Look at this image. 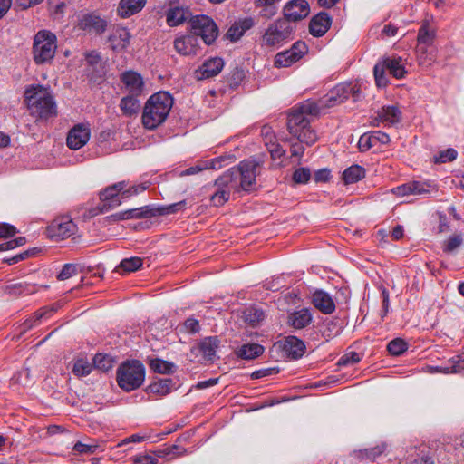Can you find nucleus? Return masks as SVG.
I'll return each instance as SVG.
<instances>
[{
	"label": "nucleus",
	"mask_w": 464,
	"mask_h": 464,
	"mask_svg": "<svg viewBox=\"0 0 464 464\" xmlns=\"http://www.w3.org/2000/svg\"><path fill=\"white\" fill-rule=\"evenodd\" d=\"M260 164L256 159L245 160L237 168H232L219 177L215 182L218 189L211 197L213 205L222 206L229 199L231 191H249L256 184Z\"/></svg>",
	"instance_id": "obj_1"
},
{
	"label": "nucleus",
	"mask_w": 464,
	"mask_h": 464,
	"mask_svg": "<svg viewBox=\"0 0 464 464\" xmlns=\"http://www.w3.org/2000/svg\"><path fill=\"white\" fill-rule=\"evenodd\" d=\"M24 101L30 114L37 120H48L57 115L56 103L48 88L30 86L24 92Z\"/></svg>",
	"instance_id": "obj_2"
},
{
	"label": "nucleus",
	"mask_w": 464,
	"mask_h": 464,
	"mask_svg": "<svg viewBox=\"0 0 464 464\" xmlns=\"http://www.w3.org/2000/svg\"><path fill=\"white\" fill-rule=\"evenodd\" d=\"M173 106V98L167 92H159L151 95L146 102L142 123L146 129L154 130L167 119Z\"/></svg>",
	"instance_id": "obj_3"
},
{
	"label": "nucleus",
	"mask_w": 464,
	"mask_h": 464,
	"mask_svg": "<svg viewBox=\"0 0 464 464\" xmlns=\"http://www.w3.org/2000/svg\"><path fill=\"white\" fill-rule=\"evenodd\" d=\"M145 379V368L140 361L123 362L117 370L118 385L125 392L140 387Z\"/></svg>",
	"instance_id": "obj_4"
},
{
	"label": "nucleus",
	"mask_w": 464,
	"mask_h": 464,
	"mask_svg": "<svg viewBox=\"0 0 464 464\" xmlns=\"http://www.w3.org/2000/svg\"><path fill=\"white\" fill-rule=\"evenodd\" d=\"M56 35L47 30L39 31L34 38L33 59L38 65L50 63L56 53Z\"/></svg>",
	"instance_id": "obj_5"
},
{
	"label": "nucleus",
	"mask_w": 464,
	"mask_h": 464,
	"mask_svg": "<svg viewBox=\"0 0 464 464\" xmlns=\"http://www.w3.org/2000/svg\"><path fill=\"white\" fill-rule=\"evenodd\" d=\"M287 129L300 142L312 145L317 140L315 131L310 127V120L295 108L288 116Z\"/></svg>",
	"instance_id": "obj_6"
},
{
	"label": "nucleus",
	"mask_w": 464,
	"mask_h": 464,
	"mask_svg": "<svg viewBox=\"0 0 464 464\" xmlns=\"http://www.w3.org/2000/svg\"><path fill=\"white\" fill-rule=\"evenodd\" d=\"M293 34V28L286 20L277 19L266 30L262 44L269 48H278L287 42Z\"/></svg>",
	"instance_id": "obj_7"
},
{
	"label": "nucleus",
	"mask_w": 464,
	"mask_h": 464,
	"mask_svg": "<svg viewBox=\"0 0 464 464\" xmlns=\"http://www.w3.org/2000/svg\"><path fill=\"white\" fill-rule=\"evenodd\" d=\"M191 34L200 36L206 44H211L218 34L215 22L207 15H197L190 20Z\"/></svg>",
	"instance_id": "obj_8"
},
{
	"label": "nucleus",
	"mask_w": 464,
	"mask_h": 464,
	"mask_svg": "<svg viewBox=\"0 0 464 464\" xmlns=\"http://www.w3.org/2000/svg\"><path fill=\"white\" fill-rule=\"evenodd\" d=\"M48 236L56 241L72 236L76 232V225L69 217L55 218L47 228Z\"/></svg>",
	"instance_id": "obj_9"
},
{
	"label": "nucleus",
	"mask_w": 464,
	"mask_h": 464,
	"mask_svg": "<svg viewBox=\"0 0 464 464\" xmlns=\"http://www.w3.org/2000/svg\"><path fill=\"white\" fill-rule=\"evenodd\" d=\"M285 18L283 20L298 22L308 16L310 5L306 0H290L283 9Z\"/></svg>",
	"instance_id": "obj_10"
},
{
	"label": "nucleus",
	"mask_w": 464,
	"mask_h": 464,
	"mask_svg": "<svg viewBox=\"0 0 464 464\" xmlns=\"http://www.w3.org/2000/svg\"><path fill=\"white\" fill-rule=\"evenodd\" d=\"M90 128L82 123L75 125L67 135L66 143L72 150H79L90 140Z\"/></svg>",
	"instance_id": "obj_11"
},
{
	"label": "nucleus",
	"mask_w": 464,
	"mask_h": 464,
	"mask_svg": "<svg viewBox=\"0 0 464 464\" xmlns=\"http://www.w3.org/2000/svg\"><path fill=\"white\" fill-rule=\"evenodd\" d=\"M107 26L106 21L95 13H88L82 14L77 23V27L80 30L87 32H94L102 34L105 31Z\"/></svg>",
	"instance_id": "obj_12"
},
{
	"label": "nucleus",
	"mask_w": 464,
	"mask_h": 464,
	"mask_svg": "<svg viewBox=\"0 0 464 464\" xmlns=\"http://www.w3.org/2000/svg\"><path fill=\"white\" fill-rule=\"evenodd\" d=\"M224 67V62L219 57L206 60L194 72L198 80H205L218 75Z\"/></svg>",
	"instance_id": "obj_13"
},
{
	"label": "nucleus",
	"mask_w": 464,
	"mask_h": 464,
	"mask_svg": "<svg viewBox=\"0 0 464 464\" xmlns=\"http://www.w3.org/2000/svg\"><path fill=\"white\" fill-rule=\"evenodd\" d=\"M130 42V32L121 26H116L111 32L108 37L110 47L115 52H121L125 50Z\"/></svg>",
	"instance_id": "obj_14"
},
{
	"label": "nucleus",
	"mask_w": 464,
	"mask_h": 464,
	"mask_svg": "<svg viewBox=\"0 0 464 464\" xmlns=\"http://www.w3.org/2000/svg\"><path fill=\"white\" fill-rule=\"evenodd\" d=\"M121 80L130 95L140 96L142 94L144 82L140 73L127 71L121 73Z\"/></svg>",
	"instance_id": "obj_15"
},
{
	"label": "nucleus",
	"mask_w": 464,
	"mask_h": 464,
	"mask_svg": "<svg viewBox=\"0 0 464 464\" xmlns=\"http://www.w3.org/2000/svg\"><path fill=\"white\" fill-rule=\"evenodd\" d=\"M280 346L285 355L294 360L301 358L305 352L304 342L295 336L285 337Z\"/></svg>",
	"instance_id": "obj_16"
},
{
	"label": "nucleus",
	"mask_w": 464,
	"mask_h": 464,
	"mask_svg": "<svg viewBox=\"0 0 464 464\" xmlns=\"http://www.w3.org/2000/svg\"><path fill=\"white\" fill-rule=\"evenodd\" d=\"M430 186L420 181H411L393 188L392 192L398 197L409 195L424 196L430 193Z\"/></svg>",
	"instance_id": "obj_17"
},
{
	"label": "nucleus",
	"mask_w": 464,
	"mask_h": 464,
	"mask_svg": "<svg viewBox=\"0 0 464 464\" xmlns=\"http://www.w3.org/2000/svg\"><path fill=\"white\" fill-rule=\"evenodd\" d=\"M331 24V16L325 12H320L311 19L309 32L313 36L321 37L329 30Z\"/></svg>",
	"instance_id": "obj_18"
},
{
	"label": "nucleus",
	"mask_w": 464,
	"mask_h": 464,
	"mask_svg": "<svg viewBox=\"0 0 464 464\" xmlns=\"http://www.w3.org/2000/svg\"><path fill=\"white\" fill-rule=\"evenodd\" d=\"M126 182L121 181L111 186L107 187L100 193V198L104 202V206L108 205L110 208L118 207L121 205V200L118 195L126 188Z\"/></svg>",
	"instance_id": "obj_19"
},
{
	"label": "nucleus",
	"mask_w": 464,
	"mask_h": 464,
	"mask_svg": "<svg viewBox=\"0 0 464 464\" xmlns=\"http://www.w3.org/2000/svg\"><path fill=\"white\" fill-rule=\"evenodd\" d=\"M312 303L316 309L325 314H330L335 310V304L332 296L323 290H316L313 294Z\"/></svg>",
	"instance_id": "obj_20"
},
{
	"label": "nucleus",
	"mask_w": 464,
	"mask_h": 464,
	"mask_svg": "<svg viewBox=\"0 0 464 464\" xmlns=\"http://www.w3.org/2000/svg\"><path fill=\"white\" fill-rule=\"evenodd\" d=\"M198 39L192 34L178 37L174 41L175 50L182 55L197 53Z\"/></svg>",
	"instance_id": "obj_21"
},
{
	"label": "nucleus",
	"mask_w": 464,
	"mask_h": 464,
	"mask_svg": "<svg viewBox=\"0 0 464 464\" xmlns=\"http://www.w3.org/2000/svg\"><path fill=\"white\" fill-rule=\"evenodd\" d=\"M417 61L420 66L430 68L436 61L437 50L432 46H417Z\"/></svg>",
	"instance_id": "obj_22"
},
{
	"label": "nucleus",
	"mask_w": 464,
	"mask_h": 464,
	"mask_svg": "<svg viewBox=\"0 0 464 464\" xmlns=\"http://www.w3.org/2000/svg\"><path fill=\"white\" fill-rule=\"evenodd\" d=\"M312 318L309 309L303 308L288 315V324L295 329H303L311 324Z\"/></svg>",
	"instance_id": "obj_23"
},
{
	"label": "nucleus",
	"mask_w": 464,
	"mask_h": 464,
	"mask_svg": "<svg viewBox=\"0 0 464 464\" xmlns=\"http://www.w3.org/2000/svg\"><path fill=\"white\" fill-rule=\"evenodd\" d=\"M146 4V0H121L118 14L122 18H128L140 12Z\"/></svg>",
	"instance_id": "obj_24"
},
{
	"label": "nucleus",
	"mask_w": 464,
	"mask_h": 464,
	"mask_svg": "<svg viewBox=\"0 0 464 464\" xmlns=\"http://www.w3.org/2000/svg\"><path fill=\"white\" fill-rule=\"evenodd\" d=\"M389 72L397 79H401L406 74V70L402 63V58L399 56L386 57L382 60Z\"/></svg>",
	"instance_id": "obj_25"
},
{
	"label": "nucleus",
	"mask_w": 464,
	"mask_h": 464,
	"mask_svg": "<svg viewBox=\"0 0 464 464\" xmlns=\"http://www.w3.org/2000/svg\"><path fill=\"white\" fill-rule=\"evenodd\" d=\"M219 345L217 336L207 337L198 343V349L206 360L212 361Z\"/></svg>",
	"instance_id": "obj_26"
},
{
	"label": "nucleus",
	"mask_w": 464,
	"mask_h": 464,
	"mask_svg": "<svg viewBox=\"0 0 464 464\" xmlns=\"http://www.w3.org/2000/svg\"><path fill=\"white\" fill-rule=\"evenodd\" d=\"M435 36V29L430 26L428 21H424L418 32L417 46H432Z\"/></svg>",
	"instance_id": "obj_27"
},
{
	"label": "nucleus",
	"mask_w": 464,
	"mask_h": 464,
	"mask_svg": "<svg viewBox=\"0 0 464 464\" xmlns=\"http://www.w3.org/2000/svg\"><path fill=\"white\" fill-rule=\"evenodd\" d=\"M150 212L147 208H131L126 211L118 212L110 217L112 221L127 220L131 218H141L149 217Z\"/></svg>",
	"instance_id": "obj_28"
},
{
	"label": "nucleus",
	"mask_w": 464,
	"mask_h": 464,
	"mask_svg": "<svg viewBox=\"0 0 464 464\" xmlns=\"http://www.w3.org/2000/svg\"><path fill=\"white\" fill-rule=\"evenodd\" d=\"M464 370V361H460L459 357L452 358L445 364L431 367V372H440L444 374L459 373Z\"/></svg>",
	"instance_id": "obj_29"
},
{
	"label": "nucleus",
	"mask_w": 464,
	"mask_h": 464,
	"mask_svg": "<svg viewBox=\"0 0 464 464\" xmlns=\"http://www.w3.org/2000/svg\"><path fill=\"white\" fill-rule=\"evenodd\" d=\"M352 87L350 83H341L336 85L330 92L329 102L335 103H341L351 97Z\"/></svg>",
	"instance_id": "obj_30"
},
{
	"label": "nucleus",
	"mask_w": 464,
	"mask_h": 464,
	"mask_svg": "<svg viewBox=\"0 0 464 464\" xmlns=\"http://www.w3.org/2000/svg\"><path fill=\"white\" fill-rule=\"evenodd\" d=\"M136 95L123 97L120 102V108L124 115L131 116L137 114L140 110V102Z\"/></svg>",
	"instance_id": "obj_31"
},
{
	"label": "nucleus",
	"mask_w": 464,
	"mask_h": 464,
	"mask_svg": "<svg viewBox=\"0 0 464 464\" xmlns=\"http://www.w3.org/2000/svg\"><path fill=\"white\" fill-rule=\"evenodd\" d=\"M263 352L264 347L262 345L256 343H247L242 345L237 352V354L242 359L252 360L261 355Z\"/></svg>",
	"instance_id": "obj_32"
},
{
	"label": "nucleus",
	"mask_w": 464,
	"mask_h": 464,
	"mask_svg": "<svg viewBox=\"0 0 464 464\" xmlns=\"http://www.w3.org/2000/svg\"><path fill=\"white\" fill-rule=\"evenodd\" d=\"M365 176V169L359 165H352L343 172V179L345 184L358 182Z\"/></svg>",
	"instance_id": "obj_33"
},
{
	"label": "nucleus",
	"mask_w": 464,
	"mask_h": 464,
	"mask_svg": "<svg viewBox=\"0 0 464 464\" xmlns=\"http://www.w3.org/2000/svg\"><path fill=\"white\" fill-rule=\"evenodd\" d=\"M174 383L171 379L165 378L160 379L153 383H151L148 387V391L150 393L159 394L160 396H165L171 392L173 389Z\"/></svg>",
	"instance_id": "obj_34"
},
{
	"label": "nucleus",
	"mask_w": 464,
	"mask_h": 464,
	"mask_svg": "<svg viewBox=\"0 0 464 464\" xmlns=\"http://www.w3.org/2000/svg\"><path fill=\"white\" fill-rule=\"evenodd\" d=\"M228 158L229 157L221 156V157L214 159V160H207L201 166H194V167H190V168L187 169L185 171L182 172V175H194L203 169H218L222 167L221 161H223Z\"/></svg>",
	"instance_id": "obj_35"
},
{
	"label": "nucleus",
	"mask_w": 464,
	"mask_h": 464,
	"mask_svg": "<svg viewBox=\"0 0 464 464\" xmlns=\"http://www.w3.org/2000/svg\"><path fill=\"white\" fill-rule=\"evenodd\" d=\"M378 117L382 121L388 123H397L401 120V111L395 106L383 107L379 112Z\"/></svg>",
	"instance_id": "obj_36"
},
{
	"label": "nucleus",
	"mask_w": 464,
	"mask_h": 464,
	"mask_svg": "<svg viewBox=\"0 0 464 464\" xmlns=\"http://www.w3.org/2000/svg\"><path fill=\"white\" fill-rule=\"evenodd\" d=\"M296 61H298V55L289 49L276 55L275 65L278 68L288 67Z\"/></svg>",
	"instance_id": "obj_37"
},
{
	"label": "nucleus",
	"mask_w": 464,
	"mask_h": 464,
	"mask_svg": "<svg viewBox=\"0 0 464 464\" xmlns=\"http://www.w3.org/2000/svg\"><path fill=\"white\" fill-rule=\"evenodd\" d=\"M264 317V312L256 307H248L243 312L244 321L252 326L258 324Z\"/></svg>",
	"instance_id": "obj_38"
},
{
	"label": "nucleus",
	"mask_w": 464,
	"mask_h": 464,
	"mask_svg": "<svg viewBox=\"0 0 464 464\" xmlns=\"http://www.w3.org/2000/svg\"><path fill=\"white\" fill-rule=\"evenodd\" d=\"M87 63L92 67L93 71H96L99 76L104 73V66L101 54L96 51H92L85 54Z\"/></svg>",
	"instance_id": "obj_39"
},
{
	"label": "nucleus",
	"mask_w": 464,
	"mask_h": 464,
	"mask_svg": "<svg viewBox=\"0 0 464 464\" xmlns=\"http://www.w3.org/2000/svg\"><path fill=\"white\" fill-rule=\"evenodd\" d=\"M56 310H57V308L54 305H52L50 307H44V308L38 310L37 312H35V314L31 318L27 319L24 323V324H23L24 330L25 331L27 329L32 328L33 326L35 325L36 322L40 321L42 318H44L47 314L55 312Z\"/></svg>",
	"instance_id": "obj_40"
},
{
	"label": "nucleus",
	"mask_w": 464,
	"mask_h": 464,
	"mask_svg": "<svg viewBox=\"0 0 464 464\" xmlns=\"http://www.w3.org/2000/svg\"><path fill=\"white\" fill-rule=\"evenodd\" d=\"M186 19V11L182 8H172L167 14V23L169 26H177Z\"/></svg>",
	"instance_id": "obj_41"
},
{
	"label": "nucleus",
	"mask_w": 464,
	"mask_h": 464,
	"mask_svg": "<svg viewBox=\"0 0 464 464\" xmlns=\"http://www.w3.org/2000/svg\"><path fill=\"white\" fill-rule=\"evenodd\" d=\"M93 364L90 363L86 359L81 358L75 361L72 372L78 377H83L91 373Z\"/></svg>",
	"instance_id": "obj_42"
},
{
	"label": "nucleus",
	"mask_w": 464,
	"mask_h": 464,
	"mask_svg": "<svg viewBox=\"0 0 464 464\" xmlns=\"http://www.w3.org/2000/svg\"><path fill=\"white\" fill-rule=\"evenodd\" d=\"M150 366L155 372H159L161 374L170 373L175 369V365L172 362L161 359L151 360Z\"/></svg>",
	"instance_id": "obj_43"
},
{
	"label": "nucleus",
	"mask_w": 464,
	"mask_h": 464,
	"mask_svg": "<svg viewBox=\"0 0 464 464\" xmlns=\"http://www.w3.org/2000/svg\"><path fill=\"white\" fill-rule=\"evenodd\" d=\"M295 109L308 118V116H316L320 111L321 106L314 101L307 100Z\"/></svg>",
	"instance_id": "obj_44"
},
{
	"label": "nucleus",
	"mask_w": 464,
	"mask_h": 464,
	"mask_svg": "<svg viewBox=\"0 0 464 464\" xmlns=\"http://www.w3.org/2000/svg\"><path fill=\"white\" fill-rule=\"evenodd\" d=\"M142 266V260L140 257L133 256L130 258L123 259L120 266L117 267L118 270L121 269L126 273H130L138 270Z\"/></svg>",
	"instance_id": "obj_45"
},
{
	"label": "nucleus",
	"mask_w": 464,
	"mask_h": 464,
	"mask_svg": "<svg viewBox=\"0 0 464 464\" xmlns=\"http://www.w3.org/2000/svg\"><path fill=\"white\" fill-rule=\"evenodd\" d=\"M386 70L387 68L382 61L374 66L373 73L378 87H385L388 83V79L385 75Z\"/></svg>",
	"instance_id": "obj_46"
},
{
	"label": "nucleus",
	"mask_w": 464,
	"mask_h": 464,
	"mask_svg": "<svg viewBox=\"0 0 464 464\" xmlns=\"http://www.w3.org/2000/svg\"><path fill=\"white\" fill-rule=\"evenodd\" d=\"M408 348L406 342L402 339L396 338L391 341L387 345V350L392 355L398 356L403 353Z\"/></svg>",
	"instance_id": "obj_47"
},
{
	"label": "nucleus",
	"mask_w": 464,
	"mask_h": 464,
	"mask_svg": "<svg viewBox=\"0 0 464 464\" xmlns=\"http://www.w3.org/2000/svg\"><path fill=\"white\" fill-rule=\"evenodd\" d=\"M93 367L103 372L110 370L112 367V362L108 355L96 354L92 360Z\"/></svg>",
	"instance_id": "obj_48"
},
{
	"label": "nucleus",
	"mask_w": 464,
	"mask_h": 464,
	"mask_svg": "<svg viewBox=\"0 0 464 464\" xmlns=\"http://www.w3.org/2000/svg\"><path fill=\"white\" fill-rule=\"evenodd\" d=\"M463 243L462 236L453 235L449 237V239L444 243L443 250L447 253H452L458 247H459Z\"/></svg>",
	"instance_id": "obj_49"
},
{
	"label": "nucleus",
	"mask_w": 464,
	"mask_h": 464,
	"mask_svg": "<svg viewBox=\"0 0 464 464\" xmlns=\"http://www.w3.org/2000/svg\"><path fill=\"white\" fill-rule=\"evenodd\" d=\"M374 146H376V144L374 141V136L372 135V132L364 133L360 137L358 141V148L360 149V150L366 151Z\"/></svg>",
	"instance_id": "obj_50"
},
{
	"label": "nucleus",
	"mask_w": 464,
	"mask_h": 464,
	"mask_svg": "<svg viewBox=\"0 0 464 464\" xmlns=\"http://www.w3.org/2000/svg\"><path fill=\"white\" fill-rule=\"evenodd\" d=\"M311 172L307 168H299L293 174V180L298 184H305L310 180Z\"/></svg>",
	"instance_id": "obj_51"
},
{
	"label": "nucleus",
	"mask_w": 464,
	"mask_h": 464,
	"mask_svg": "<svg viewBox=\"0 0 464 464\" xmlns=\"http://www.w3.org/2000/svg\"><path fill=\"white\" fill-rule=\"evenodd\" d=\"M458 153L454 149H447L440 153L438 157L435 158V162L437 163H445L448 161H452L456 159Z\"/></svg>",
	"instance_id": "obj_52"
},
{
	"label": "nucleus",
	"mask_w": 464,
	"mask_h": 464,
	"mask_svg": "<svg viewBox=\"0 0 464 464\" xmlns=\"http://www.w3.org/2000/svg\"><path fill=\"white\" fill-rule=\"evenodd\" d=\"M77 266L73 264H66L58 275L59 280H66L77 274Z\"/></svg>",
	"instance_id": "obj_53"
},
{
	"label": "nucleus",
	"mask_w": 464,
	"mask_h": 464,
	"mask_svg": "<svg viewBox=\"0 0 464 464\" xmlns=\"http://www.w3.org/2000/svg\"><path fill=\"white\" fill-rule=\"evenodd\" d=\"M97 448H98L97 444H94V443L86 444V443L78 441L73 446V450L79 452L80 454H92V453L95 452Z\"/></svg>",
	"instance_id": "obj_54"
},
{
	"label": "nucleus",
	"mask_w": 464,
	"mask_h": 464,
	"mask_svg": "<svg viewBox=\"0 0 464 464\" xmlns=\"http://www.w3.org/2000/svg\"><path fill=\"white\" fill-rule=\"evenodd\" d=\"M360 360H361V358L357 353L351 352V353H348L343 355L340 358L338 364L339 365L354 364V363L360 362Z\"/></svg>",
	"instance_id": "obj_55"
},
{
	"label": "nucleus",
	"mask_w": 464,
	"mask_h": 464,
	"mask_svg": "<svg viewBox=\"0 0 464 464\" xmlns=\"http://www.w3.org/2000/svg\"><path fill=\"white\" fill-rule=\"evenodd\" d=\"M146 188H147V186H145L144 184L135 185L127 189L124 188L121 192V198H130L133 195H137V194L146 190Z\"/></svg>",
	"instance_id": "obj_56"
},
{
	"label": "nucleus",
	"mask_w": 464,
	"mask_h": 464,
	"mask_svg": "<svg viewBox=\"0 0 464 464\" xmlns=\"http://www.w3.org/2000/svg\"><path fill=\"white\" fill-rule=\"evenodd\" d=\"M16 228L9 224H0V237H11L16 234Z\"/></svg>",
	"instance_id": "obj_57"
},
{
	"label": "nucleus",
	"mask_w": 464,
	"mask_h": 464,
	"mask_svg": "<svg viewBox=\"0 0 464 464\" xmlns=\"http://www.w3.org/2000/svg\"><path fill=\"white\" fill-rule=\"evenodd\" d=\"M261 135L264 138V140L266 144L268 146L270 143H272L275 139V133L270 126L265 125L261 129Z\"/></svg>",
	"instance_id": "obj_58"
},
{
	"label": "nucleus",
	"mask_w": 464,
	"mask_h": 464,
	"mask_svg": "<svg viewBox=\"0 0 464 464\" xmlns=\"http://www.w3.org/2000/svg\"><path fill=\"white\" fill-rule=\"evenodd\" d=\"M134 464H157L158 459L149 454L136 456L133 459Z\"/></svg>",
	"instance_id": "obj_59"
},
{
	"label": "nucleus",
	"mask_w": 464,
	"mask_h": 464,
	"mask_svg": "<svg viewBox=\"0 0 464 464\" xmlns=\"http://www.w3.org/2000/svg\"><path fill=\"white\" fill-rule=\"evenodd\" d=\"M244 33L240 30V27L235 23L227 31V37L231 41L238 40Z\"/></svg>",
	"instance_id": "obj_60"
},
{
	"label": "nucleus",
	"mask_w": 464,
	"mask_h": 464,
	"mask_svg": "<svg viewBox=\"0 0 464 464\" xmlns=\"http://www.w3.org/2000/svg\"><path fill=\"white\" fill-rule=\"evenodd\" d=\"M184 328L188 333L195 334L200 329L199 323L194 318H188L184 322Z\"/></svg>",
	"instance_id": "obj_61"
},
{
	"label": "nucleus",
	"mask_w": 464,
	"mask_h": 464,
	"mask_svg": "<svg viewBox=\"0 0 464 464\" xmlns=\"http://www.w3.org/2000/svg\"><path fill=\"white\" fill-rule=\"evenodd\" d=\"M277 372H278V370H276V368L260 369V370H257V371H255L254 372H252L251 378L252 379H260V378H263V377H266L268 375H272V374H275Z\"/></svg>",
	"instance_id": "obj_62"
},
{
	"label": "nucleus",
	"mask_w": 464,
	"mask_h": 464,
	"mask_svg": "<svg viewBox=\"0 0 464 464\" xmlns=\"http://www.w3.org/2000/svg\"><path fill=\"white\" fill-rule=\"evenodd\" d=\"M268 150L274 159H279L282 156L285 155V150L277 143L273 141L270 143V147L268 148Z\"/></svg>",
	"instance_id": "obj_63"
},
{
	"label": "nucleus",
	"mask_w": 464,
	"mask_h": 464,
	"mask_svg": "<svg viewBox=\"0 0 464 464\" xmlns=\"http://www.w3.org/2000/svg\"><path fill=\"white\" fill-rule=\"evenodd\" d=\"M290 50L293 51V53H296L299 60L306 53L307 46L304 42H296L293 44Z\"/></svg>",
	"instance_id": "obj_64"
}]
</instances>
